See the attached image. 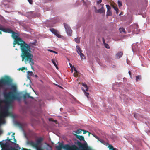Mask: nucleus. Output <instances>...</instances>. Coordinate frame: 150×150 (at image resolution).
<instances>
[{
  "instance_id": "1",
  "label": "nucleus",
  "mask_w": 150,
  "mask_h": 150,
  "mask_svg": "<svg viewBox=\"0 0 150 150\" xmlns=\"http://www.w3.org/2000/svg\"><path fill=\"white\" fill-rule=\"evenodd\" d=\"M14 135L15 133H13L11 138H10L8 137L7 138V141H3L0 142V145L2 148L1 150H32L23 148L21 149L19 145L16 144V140Z\"/></svg>"
},
{
  "instance_id": "2",
  "label": "nucleus",
  "mask_w": 150,
  "mask_h": 150,
  "mask_svg": "<svg viewBox=\"0 0 150 150\" xmlns=\"http://www.w3.org/2000/svg\"><path fill=\"white\" fill-rule=\"evenodd\" d=\"M11 34L12 37L14 39L13 45L17 44L18 45H20L21 52L30 48V46L31 45H35V44L34 42L30 43L29 45L26 43L25 41L18 37L19 35L18 33L13 31Z\"/></svg>"
},
{
  "instance_id": "3",
  "label": "nucleus",
  "mask_w": 150,
  "mask_h": 150,
  "mask_svg": "<svg viewBox=\"0 0 150 150\" xmlns=\"http://www.w3.org/2000/svg\"><path fill=\"white\" fill-rule=\"evenodd\" d=\"M31 48L21 52V56L22 58V61H24L25 64L30 63L31 68L34 70L33 65L34 64L33 60V55L31 54Z\"/></svg>"
},
{
  "instance_id": "4",
  "label": "nucleus",
  "mask_w": 150,
  "mask_h": 150,
  "mask_svg": "<svg viewBox=\"0 0 150 150\" xmlns=\"http://www.w3.org/2000/svg\"><path fill=\"white\" fill-rule=\"evenodd\" d=\"M44 138L42 137H39L36 138L35 141L31 140L28 141L26 142L27 145L30 146L36 150H44V148L42 147V142Z\"/></svg>"
},
{
  "instance_id": "5",
  "label": "nucleus",
  "mask_w": 150,
  "mask_h": 150,
  "mask_svg": "<svg viewBox=\"0 0 150 150\" xmlns=\"http://www.w3.org/2000/svg\"><path fill=\"white\" fill-rule=\"evenodd\" d=\"M57 150H62L63 148L64 150H80L75 145H70L69 144H66L64 145L60 143L59 146H56Z\"/></svg>"
},
{
  "instance_id": "6",
  "label": "nucleus",
  "mask_w": 150,
  "mask_h": 150,
  "mask_svg": "<svg viewBox=\"0 0 150 150\" xmlns=\"http://www.w3.org/2000/svg\"><path fill=\"white\" fill-rule=\"evenodd\" d=\"M64 25L67 35L69 36H71L72 33V30L68 24L65 23H64Z\"/></svg>"
},
{
  "instance_id": "7",
  "label": "nucleus",
  "mask_w": 150,
  "mask_h": 150,
  "mask_svg": "<svg viewBox=\"0 0 150 150\" xmlns=\"http://www.w3.org/2000/svg\"><path fill=\"white\" fill-rule=\"evenodd\" d=\"M50 31L54 35H55L57 37L59 38H61L62 36L60 34L59 32L57 30L55 29L54 28H51L50 29Z\"/></svg>"
},
{
  "instance_id": "8",
  "label": "nucleus",
  "mask_w": 150,
  "mask_h": 150,
  "mask_svg": "<svg viewBox=\"0 0 150 150\" xmlns=\"http://www.w3.org/2000/svg\"><path fill=\"white\" fill-rule=\"evenodd\" d=\"M76 47V51L78 54H79L81 58V59L82 60L84 58L85 56L84 54L82 53V50L81 49L80 47L79 46H77Z\"/></svg>"
},
{
  "instance_id": "9",
  "label": "nucleus",
  "mask_w": 150,
  "mask_h": 150,
  "mask_svg": "<svg viewBox=\"0 0 150 150\" xmlns=\"http://www.w3.org/2000/svg\"><path fill=\"white\" fill-rule=\"evenodd\" d=\"M104 5L103 4H100V6L101 7V8L97 10V13H99L100 14L105 13V11L104 7Z\"/></svg>"
},
{
  "instance_id": "10",
  "label": "nucleus",
  "mask_w": 150,
  "mask_h": 150,
  "mask_svg": "<svg viewBox=\"0 0 150 150\" xmlns=\"http://www.w3.org/2000/svg\"><path fill=\"white\" fill-rule=\"evenodd\" d=\"M130 28L133 32L135 33L138 28V26L137 24H134L130 26Z\"/></svg>"
},
{
  "instance_id": "11",
  "label": "nucleus",
  "mask_w": 150,
  "mask_h": 150,
  "mask_svg": "<svg viewBox=\"0 0 150 150\" xmlns=\"http://www.w3.org/2000/svg\"><path fill=\"white\" fill-rule=\"evenodd\" d=\"M106 6L107 9L106 16L108 17L109 16H111L112 15V13L111 10V7L109 5H106Z\"/></svg>"
},
{
  "instance_id": "12",
  "label": "nucleus",
  "mask_w": 150,
  "mask_h": 150,
  "mask_svg": "<svg viewBox=\"0 0 150 150\" xmlns=\"http://www.w3.org/2000/svg\"><path fill=\"white\" fill-rule=\"evenodd\" d=\"M0 30H1L3 32L8 33H12L13 32V31L11 29L8 28H0Z\"/></svg>"
},
{
  "instance_id": "13",
  "label": "nucleus",
  "mask_w": 150,
  "mask_h": 150,
  "mask_svg": "<svg viewBox=\"0 0 150 150\" xmlns=\"http://www.w3.org/2000/svg\"><path fill=\"white\" fill-rule=\"evenodd\" d=\"M80 141H84V138L83 136L78 135L76 134H73Z\"/></svg>"
},
{
  "instance_id": "14",
  "label": "nucleus",
  "mask_w": 150,
  "mask_h": 150,
  "mask_svg": "<svg viewBox=\"0 0 150 150\" xmlns=\"http://www.w3.org/2000/svg\"><path fill=\"white\" fill-rule=\"evenodd\" d=\"M82 85L84 87V88H85V89H84V88H82V89L83 91V92H85V91H87L88 90V88L86 84L85 83H82Z\"/></svg>"
},
{
  "instance_id": "15",
  "label": "nucleus",
  "mask_w": 150,
  "mask_h": 150,
  "mask_svg": "<svg viewBox=\"0 0 150 150\" xmlns=\"http://www.w3.org/2000/svg\"><path fill=\"white\" fill-rule=\"evenodd\" d=\"M123 55V53L122 52H118L116 55V57L117 58H120Z\"/></svg>"
},
{
  "instance_id": "16",
  "label": "nucleus",
  "mask_w": 150,
  "mask_h": 150,
  "mask_svg": "<svg viewBox=\"0 0 150 150\" xmlns=\"http://www.w3.org/2000/svg\"><path fill=\"white\" fill-rule=\"evenodd\" d=\"M45 144L46 145L45 148L46 150H52V146L47 143H45Z\"/></svg>"
},
{
  "instance_id": "17",
  "label": "nucleus",
  "mask_w": 150,
  "mask_h": 150,
  "mask_svg": "<svg viewBox=\"0 0 150 150\" xmlns=\"http://www.w3.org/2000/svg\"><path fill=\"white\" fill-rule=\"evenodd\" d=\"M80 37H77L75 38L74 40L75 42L77 43H79L80 42Z\"/></svg>"
},
{
  "instance_id": "18",
  "label": "nucleus",
  "mask_w": 150,
  "mask_h": 150,
  "mask_svg": "<svg viewBox=\"0 0 150 150\" xmlns=\"http://www.w3.org/2000/svg\"><path fill=\"white\" fill-rule=\"evenodd\" d=\"M82 129H79L77 130L76 131H73V132H75V133L77 134H79L80 133H81L82 131Z\"/></svg>"
},
{
  "instance_id": "19",
  "label": "nucleus",
  "mask_w": 150,
  "mask_h": 150,
  "mask_svg": "<svg viewBox=\"0 0 150 150\" xmlns=\"http://www.w3.org/2000/svg\"><path fill=\"white\" fill-rule=\"evenodd\" d=\"M141 77L140 75H138L136 77V82L138 81V80L141 79Z\"/></svg>"
},
{
  "instance_id": "20",
  "label": "nucleus",
  "mask_w": 150,
  "mask_h": 150,
  "mask_svg": "<svg viewBox=\"0 0 150 150\" xmlns=\"http://www.w3.org/2000/svg\"><path fill=\"white\" fill-rule=\"evenodd\" d=\"M120 31V33H121L122 32H124L125 34L126 33V32L125 31V29L123 28H120L119 29Z\"/></svg>"
},
{
  "instance_id": "21",
  "label": "nucleus",
  "mask_w": 150,
  "mask_h": 150,
  "mask_svg": "<svg viewBox=\"0 0 150 150\" xmlns=\"http://www.w3.org/2000/svg\"><path fill=\"white\" fill-rule=\"evenodd\" d=\"M108 147L109 148V149L112 150H115L116 149V148H114L111 145H109Z\"/></svg>"
},
{
  "instance_id": "22",
  "label": "nucleus",
  "mask_w": 150,
  "mask_h": 150,
  "mask_svg": "<svg viewBox=\"0 0 150 150\" xmlns=\"http://www.w3.org/2000/svg\"><path fill=\"white\" fill-rule=\"evenodd\" d=\"M139 116V115L136 113H134V117L137 119H139L138 117Z\"/></svg>"
},
{
  "instance_id": "23",
  "label": "nucleus",
  "mask_w": 150,
  "mask_h": 150,
  "mask_svg": "<svg viewBox=\"0 0 150 150\" xmlns=\"http://www.w3.org/2000/svg\"><path fill=\"white\" fill-rule=\"evenodd\" d=\"M33 73L32 71H28V75L29 76H31L33 75Z\"/></svg>"
},
{
  "instance_id": "24",
  "label": "nucleus",
  "mask_w": 150,
  "mask_h": 150,
  "mask_svg": "<svg viewBox=\"0 0 150 150\" xmlns=\"http://www.w3.org/2000/svg\"><path fill=\"white\" fill-rule=\"evenodd\" d=\"M118 6L119 7H120L122 6V4L121 1H118Z\"/></svg>"
},
{
  "instance_id": "25",
  "label": "nucleus",
  "mask_w": 150,
  "mask_h": 150,
  "mask_svg": "<svg viewBox=\"0 0 150 150\" xmlns=\"http://www.w3.org/2000/svg\"><path fill=\"white\" fill-rule=\"evenodd\" d=\"M113 7L114 10L116 11V13L117 14L118 13V9L117 8V7L114 6H113Z\"/></svg>"
},
{
  "instance_id": "26",
  "label": "nucleus",
  "mask_w": 150,
  "mask_h": 150,
  "mask_svg": "<svg viewBox=\"0 0 150 150\" xmlns=\"http://www.w3.org/2000/svg\"><path fill=\"white\" fill-rule=\"evenodd\" d=\"M105 47L107 48V49H109L110 48V46L109 45L106 43H105V44H104Z\"/></svg>"
},
{
  "instance_id": "27",
  "label": "nucleus",
  "mask_w": 150,
  "mask_h": 150,
  "mask_svg": "<svg viewBox=\"0 0 150 150\" xmlns=\"http://www.w3.org/2000/svg\"><path fill=\"white\" fill-rule=\"evenodd\" d=\"M102 2V0H99L97 1L96 4H100Z\"/></svg>"
},
{
  "instance_id": "28",
  "label": "nucleus",
  "mask_w": 150,
  "mask_h": 150,
  "mask_svg": "<svg viewBox=\"0 0 150 150\" xmlns=\"http://www.w3.org/2000/svg\"><path fill=\"white\" fill-rule=\"evenodd\" d=\"M52 62L54 64V65L55 66H56V65H57L56 64L55 61L53 59H52Z\"/></svg>"
},
{
  "instance_id": "29",
  "label": "nucleus",
  "mask_w": 150,
  "mask_h": 150,
  "mask_svg": "<svg viewBox=\"0 0 150 150\" xmlns=\"http://www.w3.org/2000/svg\"><path fill=\"white\" fill-rule=\"evenodd\" d=\"M86 91H85V92H84L85 95L87 97H88V96L89 95V93H88L86 92Z\"/></svg>"
},
{
  "instance_id": "30",
  "label": "nucleus",
  "mask_w": 150,
  "mask_h": 150,
  "mask_svg": "<svg viewBox=\"0 0 150 150\" xmlns=\"http://www.w3.org/2000/svg\"><path fill=\"white\" fill-rule=\"evenodd\" d=\"M78 73L75 72L74 73V77H77L78 76Z\"/></svg>"
},
{
  "instance_id": "31",
  "label": "nucleus",
  "mask_w": 150,
  "mask_h": 150,
  "mask_svg": "<svg viewBox=\"0 0 150 150\" xmlns=\"http://www.w3.org/2000/svg\"><path fill=\"white\" fill-rule=\"evenodd\" d=\"M28 1L29 3L31 4H33V1L32 0H28Z\"/></svg>"
},
{
  "instance_id": "32",
  "label": "nucleus",
  "mask_w": 150,
  "mask_h": 150,
  "mask_svg": "<svg viewBox=\"0 0 150 150\" xmlns=\"http://www.w3.org/2000/svg\"><path fill=\"white\" fill-rule=\"evenodd\" d=\"M82 131H83V134H85L88 132H88V131L85 130H83Z\"/></svg>"
},
{
  "instance_id": "33",
  "label": "nucleus",
  "mask_w": 150,
  "mask_h": 150,
  "mask_svg": "<svg viewBox=\"0 0 150 150\" xmlns=\"http://www.w3.org/2000/svg\"><path fill=\"white\" fill-rule=\"evenodd\" d=\"M25 69L24 67H22V68H19V70H21L22 71H23Z\"/></svg>"
},
{
  "instance_id": "34",
  "label": "nucleus",
  "mask_w": 150,
  "mask_h": 150,
  "mask_svg": "<svg viewBox=\"0 0 150 150\" xmlns=\"http://www.w3.org/2000/svg\"><path fill=\"white\" fill-rule=\"evenodd\" d=\"M71 69L72 70H73L74 69L73 68V66H72V65L70 63H69Z\"/></svg>"
},
{
  "instance_id": "35",
  "label": "nucleus",
  "mask_w": 150,
  "mask_h": 150,
  "mask_svg": "<svg viewBox=\"0 0 150 150\" xmlns=\"http://www.w3.org/2000/svg\"><path fill=\"white\" fill-rule=\"evenodd\" d=\"M73 69H74V71L76 73H78L75 68L74 67V66H73Z\"/></svg>"
},
{
  "instance_id": "36",
  "label": "nucleus",
  "mask_w": 150,
  "mask_h": 150,
  "mask_svg": "<svg viewBox=\"0 0 150 150\" xmlns=\"http://www.w3.org/2000/svg\"><path fill=\"white\" fill-rule=\"evenodd\" d=\"M51 121L54 122H55L56 124L57 123V120H52Z\"/></svg>"
},
{
  "instance_id": "37",
  "label": "nucleus",
  "mask_w": 150,
  "mask_h": 150,
  "mask_svg": "<svg viewBox=\"0 0 150 150\" xmlns=\"http://www.w3.org/2000/svg\"><path fill=\"white\" fill-rule=\"evenodd\" d=\"M94 8L95 9V12L97 13V10H98L97 9L96 7L94 6Z\"/></svg>"
},
{
  "instance_id": "38",
  "label": "nucleus",
  "mask_w": 150,
  "mask_h": 150,
  "mask_svg": "<svg viewBox=\"0 0 150 150\" xmlns=\"http://www.w3.org/2000/svg\"><path fill=\"white\" fill-rule=\"evenodd\" d=\"M93 136L95 138H96V139H99V137L97 136L96 135H93Z\"/></svg>"
},
{
  "instance_id": "39",
  "label": "nucleus",
  "mask_w": 150,
  "mask_h": 150,
  "mask_svg": "<svg viewBox=\"0 0 150 150\" xmlns=\"http://www.w3.org/2000/svg\"><path fill=\"white\" fill-rule=\"evenodd\" d=\"M3 131L1 130V129H0V135L3 133Z\"/></svg>"
},
{
  "instance_id": "40",
  "label": "nucleus",
  "mask_w": 150,
  "mask_h": 150,
  "mask_svg": "<svg viewBox=\"0 0 150 150\" xmlns=\"http://www.w3.org/2000/svg\"><path fill=\"white\" fill-rule=\"evenodd\" d=\"M48 50L49 51H50L51 52H53V51L51 50L48 49Z\"/></svg>"
},
{
  "instance_id": "41",
  "label": "nucleus",
  "mask_w": 150,
  "mask_h": 150,
  "mask_svg": "<svg viewBox=\"0 0 150 150\" xmlns=\"http://www.w3.org/2000/svg\"><path fill=\"white\" fill-rule=\"evenodd\" d=\"M103 42L104 44H105V40L103 38Z\"/></svg>"
},
{
  "instance_id": "42",
  "label": "nucleus",
  "mask_w": 150,
  "mask_h": 150,
  "mask_svg": "<svg viewBox=\"0 0 150 150\" xmlns=\"http://www.w3.org/2000/svg\"><path fill=\"white\" fill-rule=\"evenodd\" d=\"M128 73H129V74L130 76H131V72L130 71H129V72H128Z\"/></svg>"
},
{
  "instance_id": "43",
  "label": "nucleus",
  "mask_w": 150,
  "mask_h": 150,
  "mask_svg": "<svg viewBox=\"0 0 150 150\" xmlns=\"http://www.w3.org/2000/svg\"><path fill=\"white\" fill-rule=\"evenodd\" d=\"M3 28V27H0V28ZM1 34H2L1 33V31H0V35Z\"/></svg>"
},
{
  "instance_id": "44",
  "label": "nucleus",
  "mask_w": 150,
  "mask_h": 150,
  "mask_svg": "<svg viewBox=\"0 0 150 150\" xmlns=\"http://www.w3.org/2000/svg\"><path fill=\"white\" fill-rule=\"evenodd\" d=\"M53 53H55V54H57V52L56 51H53Z\"/></svg>"
},
{
  "instance_id": "45",
  "label": "nucleus",
  "mask_w": 150,
  "mask_h": 150,
  "mask_svg": "<svg viewBox=\"0 0 150 150\" xmlns=\"http://www.w3.org/2000/svg\"><path fill=\"white\" fill-rule=\"evenodd\" d=\"M56 67V68L57 69H58V67L57 66V65H56V66H55Z\"/></svg>"
},
{
  "instance_id": "46",
  "label": "nucleus",
  "mask_w": 150,
  "mask_h": 150,
  "mask_svg": "<svg viewBox=\"0 0 150 150\" xmlns=\"http://www.w3.org/2000/svg\"><path fill=\"white\" fill-rule=\"evenodd\" d=\"M59 86L60 88H62V87L61 86Z\"/></svg>"
},
{
  "instance_id": "47",
  "label": "nucleus",
  "mask_w": 150,
  "mask_h": 150,
  "mask_svg": "<svg viewBox=\"0 0 150 150\" xmlns=\"http://www.w3.org/2000/svg\"><path fill=\"white\" fill-rule=\"evenodd\" d=\"M88 136H90V134H91V133L89 132H88Z\"/></svg>"
},
{
  "instance_id": "48",
  "label": "nucleus",
  "mask_w": 150,
  "mask_h": 150,
  "mask_svg": "<svg viewBox=\"0 0 150 150\" xmlns=\"http://www.w3.org/2000/svg\"><path fill=\"white\" fill-rule=\"evenodd\" d=\"M10 132H9L8 133V135H10Z\"/></svg>"
},
{
  "instance_id": "49",
  "label": "nucleus",
  "mask_w": 150,
  "mask_h": 150,
  "mask_svg": "<svg viewBox=\"0 0 150 150\" xmlns=\"http://www.w3.org/2000/svg\"><path fill=\"white\" fill-rule=\"evenodd\" d=\"M62 108H60V110H61H61H62Z\"/></svg>"
},
{
  "instance_id": "50",
  "label": "nucleus",
  "mask_w": 150,
  "mask_h": 150,
  "mask_svg": "<svg viewBox=\"0 0 150 150\" xmlns=\"http://www.w3.org/2000/svg\"><path fill=\"white\" fill-rule=\"evenodd\" d=\"M35 77H38V76H37V75H35Z\"/></svg>"
},
{
  "instance_id": "51",
  "label": "nucleus",
  "mask_w": 150,
  "mask_h": 150,
  "mask_svg": "<svg viewBox=\"0 0 150 150\" xmlns=\"http://www.w3.org/2000/svg\"><path fill=\"white\" fill-rule=\"evenodd\" d=\"M7 89H5V91H7Z\"/></svg>"
},
{
  "instance_id": "52",
  "label": "nucleus",
  "mask_w": 150,
  "mask_h": 150,
  "mask_svg": "<svg viewBox=\"0 0 150 150\" xmlns=\"http://www.w3.org/2000/svg\"><path fill=\"white\" fill-rule=\"evenodd\" d=\"M15 45H13V47H15Z\"/></svg>"
}]
</instances>
